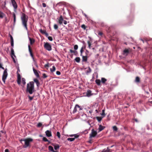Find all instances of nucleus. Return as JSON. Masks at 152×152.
Listing matches in <instances>:
<instances>
[{
  "label": "nucleus",
  "mask_w": 152,
  "mask_h": 152,
  "mask_svg": "<svg viewBox=\"0 0 152 152\" xmlns=\"http://www.w3.org/2000/svg\"><path fill=\"white\" fill-rule=\"evenodd\" d=\"M56 135L58 137V138H60L61 137V135L60 133L59 132H57L56 133Z\"/></svg>",
  "instance_id": "35"
},
{
  "label": "nucleus",
  "mask_w": 152,
  "mask_h": 152,
  "mask_svg": "<svg viewBox=\"0 0 152 152\" xmlns=\"http://www.w3.org/2000/svg\"><path fill=\"white\" fill-rule=\"evenodd\" d=\"M56 74L57 75H61V72H59V71H57L56 72Z\"/></svg>",
  "instance_id": "53"
},
{
  "label": "nucleus",
  "mask_w": 152,
  "mask_h": 152,
  "mask_svg": "<svg viewBox=\"0 0 152 152\" xmlns=\"http://www.w3.org/2000/svg\"><path fill=\"white\" fill-rule=\"evenodd\" d=\"M13 17L14 23H15L16 22V15L14 13H13Z\"/></svg>",
  "instance_id": "25"
},
{
  "label": "nucleus",
  "mask_w": 152,
  "mask_h": 152,
  "mask_svg": "<svg viewBox=\"0 0 152 152\" xmlns=\"http://www.w3.org/2000/svg\"><path fill=\"white\" fill-rule=\"evenodd\" d=\"M11 55L12 57H13V56H14L15 57H16L14 54V51L13 48H11Z\"/></svg>",
  "instance_id": "21"
},
{
  "label": "nucleus",
  "mask_w": 152,
  "mask_h": 152,
  "mask_svg": "<svg viewBox=\"0 0 152 152\" xmlns=\"http://www.w3.org/2000/svg\"><path fill=\"white\" fill-rule=\"evenodd\" d=\"M69 51L71 53H74V55L75 56H77L78 54L77 52L76 51H74L71 49H70V50Z\"/></svg>",
  "instance_id": "17"
},
{
  "label": "nucleus",
  "mask_w": 152,
  "mask_h": 152,
  "mask_svg": "<svg viewBox=\"0 0 152 152\" xmlns=\"http://www.w3.org/2000/svg\"><path fill=\"white\" fill-rule=\"evenodd\" d=\"M91 91L90 90H88L87 91L86 93L87 96L88 97H89L91 95Z\"/></svg>",
  "instance_id": "19"
},
{
  "label": "nucleus",
  "mask_w": 152,
  "mask_h": 152,
  "mask_svg": "<svg viewBox=\"0 0 152 152\" xmlns=\"http://www.w3.org/2000/svg\"><path fill=\"white\" fill-rule=\"evenodd\" d=\"M30 55L31 56L32 58L34 59V55H33V53H30Z\"/></svg>",
  "instance_id": "54"
},
{
  "label": "nucleus",
  "mask_w": 152,
  "mask_h": 152,
  "mask_svg": "<svg viewBox=\"0 0 152 152\" xmlns=\"http://www.w3.org/2000/svg\"><path fill=\"white\" fill-rule=\"evenodd\" d=\"M20 70L19 69V68H18V71H17V74H18V72H20Z\"/></svg>",
  "instance_id": "63"
},
{
  "label": "nucleus",
  "mask_w": 152,
  "mask_h": 152,
  "mask_svg": "<svg viewBox=\"0 0 152 152\" xmlns=\"http://www.w3.org/2000/svg\"><path fill=\"white\" fill-rule=\"evenodd\" d=\"M44 48L50 51L52 50L51 45L49 43L44 42Z\"/></svg>",
  "instance_id": "4"
},
{
  "label": "nucleus",
  "mask_w": 152,
  "mask_h": 152,
  "mask_svg": "<svg viewBox=\"0 0 152 152\" xmlns=\"http://www.w3.org/2000/svg\"><path fill=\"white\" fill-rule=\"evenodd\" d=\"M56 67L55 66H53L52 67V68L50 69V70L51 72H53L55 71L56 70Z\"/></svg>",
  "instance_id": "24"
},
{
  "label": "nucleus",
  "mask_w": 152,
  "mask_h": 152,
  "mask_svg": "<svg viewBox=\"0 0 152 152\" xmlns=\"http://www.w3.org/2000/svg\"><path fill=\"white\" fill-rule=\"evenodd\" d=\"M21 83V79H17V83L19 84L20 85V84Z\"/></svg>",
  "instance_id": "48"
},
{
  "label": "nucleus",
  "mask_w": 152,
  "mask_h": 152,
  "mask_svg": "<svg viewBox=\"0 0 152 152\" xmlns=\"http://www.w3.org/2000/svg\"><path fill=\"white\" fill-rule=\"evenodd\" d=\"M98 34L100 36H102V32H99L98 33Z\"/></svg>",
  "instance_id": "61"
},
{
  "label": "nucleus",
  "mask_w": 152,
  "mask_h": 152,
  "mask_svg": "<svg viewBox=\"0 0 152 152\" xmlns=\"http://www.w3.org/2000/svg\"><path fill=\"white\" fill-rule=\"evenodd\" d=\"M48 149H49V150H50L51 151L53 152V151H54V149H53V148L50 145L48 146Z\"/></svg>",
  "instance_id": "27"
},
{
  "label": "nucleus",
  "mask_w": 152,
  "mask_h": 152,
  "mask_svg": "<svg viewBox=\"0 0 152 152\" xmlns=\"http://www.w3.org/2000/svg\"><path fill=\"white\" fill-rule=\"evenodd\" d=\"M63 23L65 25H66L67 24V21L66 20H64Z\"/></svg>",
  "instance_id": "60"
},
{
  "label": "nucleus",
  "mask_w": 152,
  "mask_h": 152,
  "mask_svg": "<svg viewBox=\"0 0 152 152\" xmlns=\"http://www.w3.org/2000/svg\"><path fill=\"white\" fill-rule=\"evenodd\" d=\"M81 27L83 29L85 30L86 29V27L84 24H83L81 25Z\"/></svg>",
  "instance_id": "39"
},
{
  "label": "nucleus",
  "mask_w": 152,
  "mask_h": 152,
  "mask_svg": "<svg viewBox=\"0 0 152 152\" xmlns=\"http://www.w3.org/2000/svg\"><path fill=\"white\" fill-rule=\"evenodd\" d=\"M107 81V80L104 78L102 77L101 78V82L102 83L104 84Z\"/></svg>",
  "instance_id": "23"
},
{
  "label": "nucleus",
  "mask_w": 152,
  "mask_h": 152,
  "mask_svg": "<svg viewBox=\"0 0 152 152\" xmlns=\"http://www.w3.org/2000/svg\"><path fill=\"white\" fill-rule=\"evenodd\" d=\"M10 37L11 41H13V38L12 37V36L11 35H10Z\"/></svg>",
  "instance_id": "52"
},
{
  "label": "nucleus",
  "mask_w": 152,
  "mask_h": 152,
  "mask_svg": "<svg viewBox=\"0 0 152 152\" xmlns=\"http://www.w3.org/2000/svg\"><path fill=\"white\" fill-rule=\"evenodd\" d=\"M64 20L62 16V15H61L58 20V22L61 25L63 23V21Z\"/></svg>",
  "instance_id": "10"
},
{
  "label": "nucleus",
  "mask_w": 152,
  "mask_h": 152,
  "mask_svg": "<svg viewBox=\"0 0 152 152\" xmlns=\"http://www.w3.org/2000/svg\"><path fill=\"white\" fill-rule=\"evenodd\" d=\"M95 82L96 84L98 86L100 85L101 81L99 79H96L95 80Z\"/></svg>",
  "instance_id": "20"
},
{
  "label": "nucleus",
  "mask_w": 152,
  "mask_h": 152,
  "mask_svg": "<svg viewBox=\"0 0 152 152\" xmlns=\"http://www.w3.org/2000/svg\"><path fill=\"white\" fill-rule=\"evenodd\" d=\"M97 120L99 121H100L102 119V118L101 117H96Z\"/></svg>",
  "instance_id": "40"
},
{
  "label": "nucleus",
  "mask_w": 152,
  "mask_h": 152,
  "mask_svg": "<svg viewBox=\"0 0 152 152\" xmlns=\"http://www.w3.org/2000/svg\"><path fill=\"white\" fill-rule=\"evenodd\" d=\"M58 28V26L57 25L55 24L54 25V29L56 30Z\"/></svg>",
  "instance_id": "44"
},
{
  "label": "nucleus",
  "mask_w": 152,
  "mask_h": 152,
  "mask_svg": "<svg viewBox=\"0 0 152 152\" xmlns=\"http://www.w3.org/2000/svg\"><path fill=\"white\" fill-rule=\"evenodd\" d=\"M113 128L114 131H117L118 130V128L116 126H114L113 127Z\"/></svg>",
  "instance_id": "31"
},
{
  "label": "nucleus",
  "mask_w": 152,
  "mask_h": 152,
  "mask_svg": "<svg viewBox=\"0 0 152 152\" xmlns=\"http://www.w3.org/2000/svg\"><path fill=\"white\" fill-rule=\"evenodd\" d=\"M33 140L31 138H28L24 139H21L20 140V142L22 144V142L24 141L25 142V145L23 146L24 148H27L30 146V142H32Z\"/></svg>",
  "instance_id": "3"
},
{
  "label": "nucleus",
  "mask_w": 152,
  "mask_h": 152,
  "mask_svg": "<svg viewBox=\"0 0 152 152\" xmlns=\"http://www.w3.org/2000/svg\"><path fill=\"white\" fill-rule=\"evenodd\" d=\"M12 4L14 7V11H16V10L18 7V6L17 4L15 2V0H11Z\"/></svg>",
  "instance_id": "7"
},
{
  "label": "nucleus",
  "mask_w": 152,
  "mask_h": 152,
  "mask_svg": "<svg viewBox=\"0 0 152 152\" xmlns=\"http://www.w3.org/2000/svg\"><path fill=\"white\" fill-rule=\"evenodd\" d=\"M5 152H9V150L8 149H6L5 150Z\"/></svg>",
  "instance_id": "62"
},
{
  "label": "nucleus",
  "mask_w": 152,
  "mask_h": 152,
  "mask_svg": "<svg viewBox=\"0 0 152 152\" xmlns=\"http://www.w3.org/2000/svg\"><path fill=\"white\" fill-rule=\"evenodd\" d=\"M83 47H82L81 49V50H80V56H82V53L83 52Z\"/></svg>",
  "instance_id": "43"
},
{
  "label": "nucleus",
  "mask_w": 152,
  "mask_h": 152,
  "mask_svg": "<svg viewBox=\"0 0 152 152\" xmlns=\"http://www.w3.org/2000/svg\"><path fill=\"white\" fill-rule=\"evenodd\" d=\"M102 152H110V150L108 149V148H107V149H104Z\"/></svg>",
  "instance_id": "33"
},
{
  "label": "nucleus",
  "mask_w": 152,
  "mask_h": 152,
  "mask_svg": "<svg viewBox=\"0 0 152 152\" xmlns=\"http://www.w3.org/2000/svg\"><path fill=\"white\" fill-rule=\"evenodd\" d=\"M46 136L48 137H50L52 136L51 132L50 131L48 130L45 132Z\"/></svg>",
  "instance_id": "9"
},
{
  "label": "nucleus",
  "mask_w": 152,
  "mask_h": 152,
  "mask_svg": "<svg viewBox=\"0 0 152 152\" xmlns=\"http://www.w3.org/2000/svg\"><path fill=\"white\" fill-rule=\"evenodd\" d=\"M29 39L30 41V43L31 45H32L34 43L35 41L34 39L31 38V37H29Z\"/></svg>",
  "instance_id": "15"
},
{
  "label": "nucleus",
  "mask_w": 152,
  "mask_h": 152,
  "mask_svg": "<svg viewBox=\"0 0 152 152\" xmlns=\"http://www.w3.org/2000/svg\"><path fill=\"white\" fill-rule=\"evenodd\" d=\"M105 128V127L102 126L101 125H99L98 128L99 132H100L103 130Z\"/></svg>",
  "instance_id": "14"
},
{
  "label": "nucleus",
  "mask_w": 152,
  "mask_h": 152,
  "mask_svg": "<svg viewBox=\"0 0 152 152\" xmlns=\"http://www.w3.org/2000/svg\"><path fill=\"white\" fill-rule=\"evenodd\" d=\"M42 124L41 123H39L37 125V127H41L42 126Z\"/></svg>",
  "instance_id": "42"
},
{
  "label": "nucleus",
  "mask_w": 152,
  "mask_h": 152,
  "mask_svg": "<svg viewBox=\"0 0 152 152\" xmlns=\"http://www.w3.org/2000/svg\"><path fill=\"white\" fill-rule=\"evenodd\" d=\"M97 134V132L96 131H95L93 129L91 130V132L90 134L89 138H91L93 137H94Z\"/></svg>",
  "instance_id": "6"
},
{
  "label": "nucleus",
  "mask_w": 152,
  "mask_h": 152,
  "mask_svg": "<svg viewBox=\"0 0 152 152\" xmlns=\"http://www.w3.org/2000/svg\"><path fill=\"white\" fill-rule=\"evenodd\" d=\"M70 56H71V58H72V57H73V55H72V54L71 55H70Z\"/></svg>",
  "instance_id": "64"
},
{
  "label": "nucleus",
  "mask_w": 152,
  "mask_h": 152,
  "mask_svg": "<svg viewBox=\"0 0 152 152\" xmlns=\"http://www.w3.org/2000/svg\"><path fill=\"white\" fill-rule=\"evenodd\" d=\"M54 149L55 150L58 149L59 148V146L58 145H54Z\"/></svg>",
  "instance_id": "38"
},
{
  "label": "nucleus",
  "mask_w": 152,
  "mask_h": 152,
  "mask_svg": "<svg viewBox=\"0 0 152 152\" xmlns=\"http://www.w3.org/2000/svg\"><path fill=\"white\" fill-rule=\"evenodd\" d=\"M48 39L49 40H50V41H52L53 40V38L51 37H50V36L48 37Z\"/></svg>",
  "instance_id": "47"
},
{
  "label": "nucleus",
  "mask_w": 152,
  "mask_h": 152,
  "mask_svg": "<svg viewBox=\"0 0 152 152\" xmlns=\"http://www.w3.org/2000/svg\"><path fill=\"white\" fill-rule=\"evenodd\" d=\"M75 136V138H75H75H78L79 137V135H70V137H72V136Z\"/></svg>",
  "instance_id": "46"
},
{
  "label": "nucleus",
  "mask_w": 152,
  "mask_h": 152,
  "mask_svg": "<svg viewBox=\"0 0 152 152\" xmlns=\"http://www.w3.org/2000/svg\"><path fill=\"white\" fill-rule=\"evenodd\" d=\"M104 111H105V110H102V115H104V116L105 115V113H104Z\"/></svg>",
  "instance_id": "49"
},
{
  "label": "nucleus",
  "mask_w": 152,
  "mask_h": 152,
  "mask_svg": "<svg viewBox=\"0 0 152 152\" xmlns=\"http://www.w3.org/2000/svg\"><path fill=\"white\" fill-rule=\"evenodd\" d=\"M28 48L29 52L30 53H33L32 50L31 49L30 46L29 45H28Z\"/></svg>",
  "instance_id": "29"
},
{
  "label": "nucleus",
  "mask_w": 152,
  "mask_h": 152,
  "mask_svg": "<svg viewBox=\"0 0 152 152\" xmlns=\"http://www.w3.org/2000/svg\"><path fill=\"white\" fill-rule=\"evenodd\" d=\"M91 72V69L90 67H88V69L87 70V73H90Z\"/></svg>",
  "instance_id": "37"
},
{
  "label": "nucleus",
  "mask_w": 152,
  "mask_h": 152,
  "mask_svg": "<svg viewBox=\"0 0 152 152\" xmlns=\"http://www.w3.org/2000/svg\"><path fill=\"white\" fill-rule=\"evenodd\" d=\"M87 43L88 44V47L89 48H91V42H90V41H88L87 42Z\"/></svg>",
  "instance_id": "36"
},
{
  "label": "nucleus",
  "mask_w": 152,
  "mask_h": 152,
  "mask_svg": "<svg viewBox=\"0 0 152 152\" xmlns=\"http://www.w3.org/2000/svg\"><path fill=\"white\" fill-rule=\"evenodd\" d=\"M42 5L43 7H46V5L45 3H43L42 4Z\"/></svg>",
  "instance_id": "57"
},
{
  "label": "nucleus",
  "mask_w": 152,
  "mask_h": 152,
  "mask_svg": "<svg viewBox=\"0 0 152 152\" xmlns=\"http://www.w3.org/2000/svg\"><path fill=\"white\" fill-rule=\"evenodd\" d=\"M22 83H23V85H25L26 83V81H25L26 80H25V79L23 78H22Z\"/></svg>",
  "instance_id": "32"
},
{
  "label": "nucleus",
  "mask_w": 152,
  "mask_h": 152,
  "mask_svg": "<svg viewBox=\"0 0 152 152\" xmlns=\"http://www.w3.org/2000/svg\"><path fill=\"white\" fill-rule=\"evenodd\" d=\"M33 70L35 75L37 77H39V75L37 71L35 69L34 67H33Z\"/></svg>",
  "instance_id": "13"
},
{
  "label": "nucleus",
  "mask_w": 152,
  "mask_h": 152,
  "mask_svg": "<svg viewBox=\"0 0 152 152\" xmlns=\"http://www.w3.org/2000/svg\"><path fill=\"white\" fill-rule=\"evenodd\" d=\"M42 140L45 142H48L49 143L50 142L45 137H43L42 139Z\"/></svg>",
  "instance_id": "30"
},
{
  "label": "nucleus",
  "mask_w": 152,
  "mask_h": 152,
  "mask_svg": "<svg viewBox=\"0 0 152 152\" xmlns=\"http://www.w3.org/2000/svg\"><path fill=\"white\" fill-rule=\"evenodd\" d=\"M75 139V138H68L67 140L68 141H73Z\"/></svg>",
  "instance_id": "34"
},
{
  "label": "nucleus",
  "mask_w": 152,
  "mask_h": 152,
  "mask_svg": "<svg viewBox=\"0 0 152 152\" xmlns=\"http://www.w3.org/2000/svg\"><path fill=\"white\" fill-rule=\"evenodd\" d=\"M140 78L138 77H136L135 81L137 83H139L140 82Z\"/></svg>",
  "instance_id": "26"
},
{
  "label": "nucleus",
  "mask_w": 152,
  "mask_h": 152,
  "mask_svg": "<svg viewBox=\"0 0 152 152\" xmlns=\"http://www.w3.org/2000/svg\"><path fill=\"white\" fill-rule=\"evenodd\" d=\"M21 19L23 25L25 28L27 30V23L28 20V17L25 14L23 13Z\"/></svg>",
  "instance_id": "1"
},
{
  "label": "nucleus",
  "mask_w": 152,
  "mask_h": 152,
  "mask_svg": "<svg viewBox=\"0 0 152 152\" xmlns=\"http://www.w3.org/2000/svg\"><path fill=\"white\" fill-rule=\"evenodd\" d=\"M87 61V56H82V61L86 62Z\"/></svg>",
  "instance_id": "16"
},
{
  "label": "nucleus",
  "mask_w": 152,
  "mask_h": 152,
  "mask_svg": "<svg viewBox=\"0 0 152 152\" xmlns=\"http://www.w3.org/2000/svg\"><path fill=\"white\" fill-rule=\"evenodd\" d=\"M17 74V79H21L20 75L19 73H18Z\"/></svg>",
  "instance_id": "41"
},
{
  "label": "nucleus",
  "mask_w": 152,
  "mask_h": 152,
  "mask_svg": "<svg viewBox=\"0 0 152 152\" xmlns=\"http://www.w3.org/2000/svg\"><path fill=\"white\" fill-rule=\"evenodd\" d=\"M129 53V50L126 49H125L123 51V54L124 55H125L126 56H127L128 53Z\"/></svg>",
  "instance_id": "12"
},
{
  "label": "nucleus",
  "mask_w": 152,
  "mask_h": 152,
  "mask_svg": "<svg viewBox=\"0 0 152 152\" xmlns=\"http://www.w3.org/2000/svg\"><path fill=\"white\" fill-rule=\"evenodd\" d=\"M74 49L75 50H77L78 49V45H74Z\"/></svg>",
  "instance_id": "45"
},
{
  "label": "nucleus",
  "mask_w": 152,
  "mask_h": 152,
  "mask_svg": "<svg viewBox=\"0 0 152 152\" xmlns=\"http://www.w3.org/2000/svg\"><path fill=\"white\" fill-rule=\"evenodd\" d=\"M43 77L44 78H46L47 77V75L45 73L43 74Z\"/></svg>",
  "instance_id": "51"
},
{
  "label": "nucleus",
  "mask_w": 152,
  "mask_h": 152,
  "mask_svg": "<svg viewBox=\"0 0 152 152\" xmlns=\"http://www.w3.org/2000/svg\"><path fill=\"white\" fill-rule=\"evenodd\" d=\"M11 44L12 46L13 47L14 45L13 41H11Z\"/></svg>",
  "instance_id": "56"
},
{
  "label": "nucleus",
  "mask_w": 152,
  "mask_h": 152,
  "mask_svg": "<svg viewBox=\"0 0 152 152\" xmlns=\"http://www.w3.org/2000/svg\"><path fill=\"white\" fill-rule=\"evenodd\" d=\"M4 15V14L1 11H0V18H2Z\"/></svg>",
  "instance_id": "28"
},
{
  "label": "nucleus",
  "mask_w": 152,
  "mask_h": 152,
  "mask_svg": "<svg viewBox=\"0 0 152 152\" xmlns=\"http://www.w3.org/2000/svg\"><path fill=\"white\" fill-rule=\"evenodd\" d=\"M75 61L77 63H79L80 61V59L79 57H76L75 59Z\"/></svg>",
  "instance_id": "22"
},
{
  "label": "nucleus",
  "mask_w": 152,
  "mask_h": 152,
  "mask_svg": "<svg viewBox=\"0 0 152 152\" xmlns=\"http://www.w3.org/2000/svg\"><path fill=\"white\" fill-rule=\"evenodd\" d=\"M28 98H29L30 100L31 101L33 99V97H31L30 96H29Z\"/></svg>",
  "instance_id": "55"
},
{
  "label": "nucleus",
  "mask_w": 152,
  "mask_h": 152,
  "mask_svg": "<svg viewBox=\"0 0 152 152\" xmlns=\"http://www.w3.org/2000/svg\"><path fill=\"white\" fill-rule=\"evenodd\" d=\"M27 91L30 94H32L34 91V83L33 81L30 82L27 84Z\"/></svg>",
  "instance_id": "2"
},
{
  "label": "nucleus",
  "mask_w": 152,
  "mask_h": 152,
  "mask_svg": "<svg viewBox=\"0 0 152 152\" xmlns=\"http://www.w3.org/2000/svg\"><path fill=\"white\" fill-rule=\"evenodd\" d=\"M79 108V110H80L82 109V108L80 107V106H79L78 104L76 105L75 107H74V110L73 111V113H75L77 111V108Z\"/></svg>",
  "instance_id": "8"
},
{
  "label": "nucleus",
  "mask_w": 152,
  "mask_h": 152,
  "mask_svg": "<svg viewBox=\"0 0 152 152\" xmlns=\"http://www.w3.org/2000/svg\"><path fill=\"white\" fill-rule=\"evenodd\" d=\"M39 31L42 34H45V36L47 37H48V34L44 30H43L42 29H40L39 30Z\"/></svg>",
  "instance_id": "11"
},
{
  "label": "nucleus",
  "mask_w": 152,
  "mask_h": 152,
  "mask_svg": "<svg viewBox=\"0 0 152 152\" xmlns=\"http://www.w3.org/2000/svg\"><path fill=\"white\" fill-rule=\"evenodd\" d=\"M7 73L6 69L4 72V73L2 76V80L4 83H5V80L7 79Z\"/></svg>",
  "instance_id": "5"
},
{
  "label": "nucleus",
  "mask_w": 152,
  "mask_h": 152,
  "mask_svg": "<svg viewBox=\"0 0 152 152\" xmlns=\"http://www.w3.org/2000/svg\"><path fill=\"white\" fill-rule=\"evenodd\" d=\"M0 68H1V69H4V67H3L2 66V64L0 63Z\"/></svg>",
  "instance_id": "59"
},
{
  "label": "nucleus",
  "mask_w": 152,
  "mask_h": 152,
  "mask_svg": "<svg viewBox=\"0 0 152 152\" xmlns=\"http://www.w3.org/2000/svg\"><path fill=\"white\" fill-rule=\"evenodd\" d=\"M12 60H13V61L14 62V63H16V61H15L14 58L13 57H12Z\"/></svg>",
  "instance_id": "58"
},
{
  "label": "nucleus",
  "mask_w": 152,
  "mask_h": 152,
  "mask_svg": "<svg viewBox=\"0 0 152 152\" xmlns=\"http://www.w3.org/2000/svg\"><path fill=\"white\" fill-rule=\"evenodd\" d=\"M44 67L45 68L48 67H49V63H48L47 64H45L44 65Z\"/></svg>",
  "instance_id": "50"
},
{
  "label": "nucleus",
  "mask_w": 152,
  "mask_h": 152,
  "mask_svg": "<svg viewBox=\"0 0 152 152\" xmlns=\"http://www.w3.org/2000/svg\"><path fill=\"white\" fill-rule=\"evenodd\" d=\"M34 81L35 83H36L37 86L38 87L39 85V83L38 79L37 78L34 79Z\"/></svg>",
  "instance_id": "18"
}]
</instances>
